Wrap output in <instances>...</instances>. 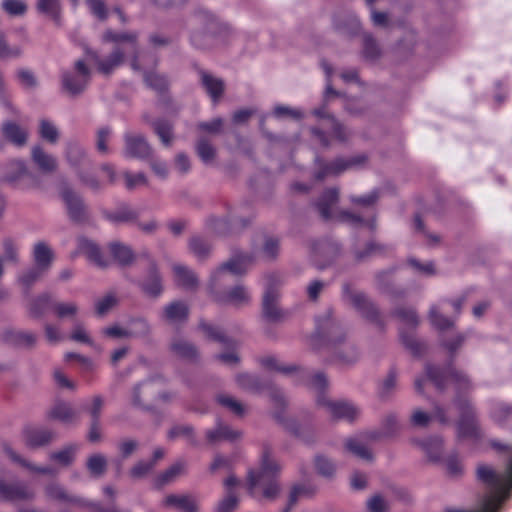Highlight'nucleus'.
<instances>
[{
	"mask_svg": "<svg viewBox=\"0 0 512 512\" xmlns=\"http://www.w3.org/2000/svg\"><path fill=\"white\" fill-rule=\"evenodd\" d=\"M264 280L265 291L262 301L263 315L267 320L276 322L283 318V312L277 306L279 298L278 288L281 285V281L275 274L266 275Z\"/></svg>",
	"mask_w": 512,
	"mask_h": 512,
	"instance_id": "0eeeda50",
	"label": "nucleus"
},
{
	"mask_svg": "<svg viewBox=\"0 0 512 512\" xmlns=\"http://www.w3.org/2000/svg\"><path fill=\"white\" fill-rule=\"evenodd\" d=\"M241 431L234 430L228 425L218 423L214 429H210L206 433L209 442L215 443L220 440L235 441L241 438Z\"/></svg>",
	"mask_w": 512,
	"mask_h": 512,
	"instance_id": "c756f323",
	"label": "nucleus"
},
{
	"mask_svg": "<svg viewBox=\"0 0 512 512\" xmlns=\"http://www.w3.org/2000/svg\"><path fill=\"white\" fill-rule=\"evenodd\" d=\"M200 84L214 104L218 103L224 93V82L222 79L210 74L207 71L199 73Z\"/></svg>",
	"mask_w": 512,
	"mask_h": 512,
	"instance_id": "a211bd4d",
	"label": "nucleus"
},
{
	"mask_svg": "<svg viewBox=\"0 0 512 512\" xmlns=\"http://www.w3.org/2000/svg\"><path fill=\"white\" fill-rule=\"evenodd\" d=\"M3 136L16 146H23L27 141V132L14 122H5L2 125Z\"/></svg>",
	"mask_w": 512,
	"mask_h": 512,
	"instance_id": "473e14b6",
	"label": "nucleus"
},
{
	"mask_svg": "<svg viewBox=\"0 0 512 512\" xmlns=\"http://www.w3.org/2000/svg\"><path fill=\"white\" fill-rule=\"evenodd\" d=\"M197 153L203 162L209 163L214 159L215 149L214 147L206 140H199L197 143Z\"/></svg>",
	"mask_w": 512,
	"mask_h": 512,
	"instance_id": "338daca9",
	"label": "nucleus"
},
{
	"mask_svg": "<svg viewBox=\"0 0 512 512\" xmlns=\"http://www.w3.org/2000/svg\"><path fill=\"white\" fill-rule=\"evenodd\" d=\"M33 163L44 173H53L58 167L57 159L40 146H34L31 151Z\"/></svg>",
	"mask_w": 512,
	"mask_h": 512,
	"instance_id": "4be33fe9",
	"label": "nucleus"
},
{
	"mask_svg": "<svg viewBox=\"0 0 512 512\" xmlns=\"http://www.w3.org/2000/svg\"><path fill=\"white\" fill-rule=\"evenodd\" d=\"M194 29L191 33V43L200 49L210 48L216 41L220 24L212 15H200L194 19Z\"/></svg>",
	"mask_w": 512,
	"mask_h": 512,
	"instance_id": "423d86ee",
	"label": "nucleus"
},
{
	"mask_svg": "<svg viewBox=\"0 0 512 512\" xmlns=\"http://www.w3.org/2000/svg\"><path fill=\"white\" fill-rule=\"evenodd\" d=\"M314 466L318 474L327 478L332 477L336 471L335 464L323 455H317L315 457Z\"/></svg>",
	"mask_w": 512,
	"mask_h": 512,
	"instance_id": "603ef678",
	"label": "nucleus"
},
{
	"mask_svg": "<svg viewBox=\"0 0 512 512\" xmlns=\"http://www.w3.org/2000/svg\"><path fill=\"white\" fill-rule=\"evenodd\" d=\"M170 351L174 356L188 361H193L198 357L196 347L188 340L178 336L171 340Z\"/></svg>",
	"mask_w": 512,
	"mask_h": 512,
	"instance_id": "5701e85b",
	"label": "nucleus"
},
{
	"mask_svg": "<svg viewBox=\"0 0 512 512\" xmlns=\"http://www.w3.org/2000/svg\"><path fill=\"white\" fill-rule=\"evenodd\" d=\"M109 251L114 260L122 266L130 265L135 259L132 249L120 242H111Z\"/></svg>",
	"mask_w": 512,
	"mask_h": 512,
	"instance_id": "72a5a7b5",
	"label": "nucleus"
},
{
	"mask_svg": "<svg viewBox=\"0 0 512 512\" xmlns=\"http://www.w3.org/2000/svg\"><path fill=\"white\" fill-rule=\"evenodd\" d=\"M78 450V445L71 444L64 447L62 450L52 453L50 458L56 463L67 466L71 464L75 458L76 452Z\"/></svg>",
	"mask_w": 512,
	"mask_h": 512,
	"instance_id": "49530a36",
	"label": "nucleus"
},
{
	"mask_svg": "<svg viewBox=\"0 0 512 512\" xmlns=\"http://www.w3.org/2000/svg\"><path fill=\"white\" fill-rule=\"evenodd\" d=\"M396 317L401 322L400 327V337L403 344L413 353L414 355H419L423 351V344L420 343L414 336L408 335L404 330L415 328L419 319L416 312L413 309L408 308H400L395 312Z\"/></svg>",
	"mask_w": 512,
	"mask_h": 512,
	"instance_id": "9d476101",
	"label": "nucleus"
},
{
	"mask_svg": "<svg viewBox=\"0 0 512 512\" xmlns=\"http://www.w3.org/2000/svg\"><path fill=\"white\" fill-rule=\"evenodd\" d=\"M211 295L215 301L219 303L231 304L235 307H242L248 305L251 301V294L249 289L244 285H236L228 290L225 294H218L216 292V285L213 291L209 288Z\"/></svg>",
	"mask_w": 512,
	"mask_h": 512,
	"instance_id": "2eb2a0df",
	"label": "nucleus"
},
{
	"mask_svg": "<svg viewBox=\"0 0 512 512\" xmlns=\"http://www.w3.org/2000/svg\"><path fill=\"white\" fill-rule=\"evenodd\" d=\"M378 435L374 432L365 433L356 437L348 438L345 441V448L358 458L370 461L372 460V453L367 447L370 440L377 439Z\"/></svg>",
	"mask_w": 512,
	"mask_h": 512,
	"instance_id": "dca6fc26",
	"label": "nucleus"
},
{
	"mask_svg": "<svg viewBox=\"0 0 512 512\" xmlns=\"http://www.w3.org/2000/svg\"><path fill=\"white\" fill-rule=\"evenodd\" d=\"M477 476L490 489L484 497L480 509L475 511L448 509L446 512H496L502 501L509 495L512 487V458L506 472L496 473L487 465H479Z\"/></svg>",
	"mask_w": 512,
	"mask_h": 512,
	"instance_id": "f03ea898",
	"label": "nucleus"
},
{
	"mask_svg": "<svg viewBox=\"0 0 512 512\" xmlns=\"http://www.w3.org/2000/svg\"><path fill=\"white\" fill-rule=\"evenodd\" d=\"M138 214L127 206L118 208L116 211L106 212L105 218L114 224L128 223L136 220Z\"/></svg>",
	"mask_w": 512,
	"mask_h": 512,
	"instance_id": "79ce46f5",
	"label": "nucleus"
},
{
	"mask_svg": "<svg viewBox=\"0 0 512 512\" xmlns=\"http://www.w3.org/2000/svg\"><path fill=\"white\" fill-rule=\"evenodd\" d=\"M457 407L461 413L459 421V433L462 436H478L477 425L474 421V413L468 402H458Z\"/></svg>",
	"mask_w": 512,
	"mask_h": 512,
	"instance_id": "6ab92c4d",
	"label": "nucleus"
},
{
	"mask_svg": "<svg viewBox=\"0 0 512 512\" xmlns=\"http://www.w3.org/2000/svg\"><path fill=\"white\" fill-rule=\"evenodd\" d=\"M185 470V465L182 462H177L169 467L166 471L157 477V485L163 486L174 481Z\"/></svg>",
	"mask_w": 512,
	"mask_h": 512,
	"instance_id": "3c124183",
	"label": "nucleus"
},
{
	"mask_svg": "<svg viewBox=\"0 0 512 512\" xmlns=\"http://www.w3.org/2000/svg\"><path fill=\"white\" fill-rule=\"evenodd\" d=\"M16 77L20 84L25 88L31 89L37 86V79L34 73L29 69H18L16 72Z\"/></svg>",
	"mask_w": 512,
	"mask_h": 512,
	"instance_id": "69168bd1",
	"label": "nucleus"
},
{
	"mask_svg": "<svg viewBox=\"0 0 512 512\" xmlns=\"http://www.w3.org/2000/svg\"><path fill=\"white\" fill-rule=\"evenodd\" d=\"M142 290L152 297H157L162 292L161 278L157 271L156 264L150 263L149 273L141 283Z\"/></svg>",
	"mask_w": 512,
	"mask_h": 512,
	"instance_id": "c85d7f7f",
	"label": "nucleus"
},
{
	"mask_svg": "<svg viewBox=\"0 0 512 512\" xmlns=\"http://www.w3.org/2000/svg\"><path fill=\"white\" fill-rule=\"evenodd\" d=\"M54 259V253L45 242H37L32 249L33 264L40 269L48 272Z\"/></svg>",
	"mask_w": 512,
	"mask_h": 512,
	"instance_id": "412c9836",
	"label": "nucleus"
},
{
	"mask_svg": "<svg viewBox=\"0 0 512 512\" xmlns=\"http://www.w3.org/2000/svg\"><path fill=\"white\" fill-rule=\"evenodd\" d=\"M236 382L239 387L248 391L259 392L261 390L259 379L250 374H239L236 377Z\"/></svg>",
	"mask_w": 512,
	"mask_h": 512,
	"instance_id": "052dcab7",
	"label": "nucleus"
},
{
	"mask_svg": "<svg viewBox=\"0 0 512 512\" xmlns=\"http://www.w3.org/2000/svg\"><path fill=\"white\" fill-rule=\"evenodd\" d=\"M426 373L438 389H443L446 381L452 384L457 391H466L470 387V381L467 376L452 367L443 372L437 367L427 366Z\"/></svg>",
	"mask_w": 512,
	"mask_h": 512,
	"instance_id": "6e6552de",
	"label": "nucleus"
},
{
	"mask_svg": "<svg viewBox=\"0 0 512 512\" xmlns=\"http://www.w3.org/2000/svg\"><path fill=\"white\" fill-rule=\"evenodd\" d=\"M216 400L221 406L236 416L241 417L246 413L245 405L230 395L219 394Z\"/></svg>",
	"mask_w": 512,
	"mask_h": 512,
	"instance_id": "37998d69",
	"label": "nucleus"
},
{
	"mask_svg": "<svg viewBox=\"0 0 512 512\" xmlns=\"http://www.w3.org/2000/svg\"><path fill=\"white\" fill-rule=\"evenodd\" d=\"M306 378L309 387L319 393L316 399L317 405L323 408L331 417L349 422L358 419L361 414V410L358 406L345 400H331L322 393L327 385L324 374L316 373L314 375H306Z\"/></svg>",
	"mask_w": 512,
	"mask_h": 512,
	"instance_id": "7ed1b4c3",
	"label": "nucleus"
},
{
	"mask_svg": "<svg viewBox=\"0 0 512 512\" xmlns=\"http://www.w3.org/2000/svg\"><path fill=\"white\" fill-rule=\"evenodd\" d=\"M39 133L44 140L51 144H55L59 139L58 129L52 122L48 120H41Z\"/></svg>",
	"mask_w": 512,
	"mask_h": 512,
	"instance_id": "6e6d98bb",
	"label": "nucleus"
},
{
	"mask_svg": "<svg viewBox=\"0 0 512 512\" xmlns=\"http://www.w3.org/2000/svg\"><path fill=\"white\" fill-rule=\"evenodd\" d=\"M275 417L281 421L287 431L291 434L303 438L305 436L307 427L300 425L295 419H284L282 416L275 412Z\"/></svg>",
	"mask_w": 512,
	"mask_h": 512,
	"instance_id": "0e129e2a",
	"label": "nucleus"
},
{
	"mask_svg": "<svg viewBox=\"0 0 512 512\" xmlns=\"http://www.w3.org/2000/svg\"><path fill=\"white\" fill-rule=\"evenodd\" d=\"M280 471L279 464L271 457L269 451H264L259 471H250L248 477L249 490L254 497L272 500L279 492V485L274 476Z\"/></svg>",
	"mask_w": 512,
	"mask_h": 512,
	"instance_id": "20e7f679",
	"label": "nucleus"
},
{
	"mask_svg": "<svg viewBox=\"0 0 512 512\" xmlns=\"http://www.w3.org/2000/svg\"><path fill=\"white\" fill-rule=\"evenodd\" d=\"M2 9L12 16H21L25 14L27 5L23 0H3Z\"/></svg>",
	"mask_w": 512,
	"mask_h": 512,
	"instance_id": "680f3d73",
	"label": "nucleus"
},
{
	"mask_svg": "<svg viewBox=\"0 0 512 512\" xmlns=\"http://www.w3.org/2000/svg\"><path fill=\"white\" fill-rule=\"evenodd\" d=\"M37 9L50 17L57 24L60 21V2L59 0H37Z\"/></svg>",
	"mask_w": 512,
	"mask_h": 512,
	"instance_id": "c03bdc74",
	"label": "nucleus"
},
{
	"mask_svg": "<svg viewBox=\"0 0 512 512\" xmlns=\"http://www.w3.org/2000/svg\"><path fill=\"white\" fill-rule=\"evenodd\" d=\"M154 132L165 146H170L173 140L172 126L169 122L158 120L152 123Z\"/></svg>",
	"mask_w": 512,
	"mask_h": 512,
	"instance_id": "09e8293b",
	"label": "nucleus"
},
{
	"mask_svg": "<svg viewBox=\"0 0 512 512\" xmlns=\"http://www.w3.org/2000/svg\"><path fill=\"white\" fill-rule=\"evenodd\" d=\"M278 253L279 241L273 237H266L261 249L258 251L259 256L268 261L274 260Z\"/></svg>",
	"mask_w": 512,
	"mask_h": 512,
	"instance_id": "8fccbe9b",
	"label": "nucleus"
},
{
	"mask_svg": "<svg viewBox=\"0 0 512 512\" xmlns=\"http://www.w3.org/2000/svg\"><path fill=\"white\" fill-rule=\"evenodd\" d=\"M344 297L352 304L365 318L376 321L378 310L374 304L361 292L353 291L349 286H344Z\"/></svg>",
	"mask_w": 512,
	"mask_h": 512,
	"instance_id": "4468645a",
	"label": "nucleus"
},
{
	"mask_svg": "<svg viewBox=\"0 0 512 512\" xmlns=\"http://www.w3.org/2000/svg\"><path fill=\"white\" fill-rule=\"evenodd\" d=\"M22 54L20 46H10L6 41L5 34L0 31V59L18 58Z\"/></svg>",
	"mask_w": 512,
	"mask_h": 512,
	"instance_id": "4d7b16f0",
	"label": "nucleus"
},
{
	"mask_svg": "<svg viewBox=\"0 0 512 512\" xmlns=\"http://www.w3.org/2000/svg\"><path fill=\"white\" fill-rule=\"evenodd\" d=\"M128 330L130 338H140L145 337L150 333V326L146 320L136 319L130 323Z\"/></svg>",
	"mask_w": 512,
	"mask_h": 512,
	"instance_id": "e2e57ef3",
	"label": "nucleus"
},
{
	"mask_svg": "<svg viewBox=\"0 0 512 512\" xmlns=\"http://www.w3.org/2000/svg\"><path fill=\"white\" fill-rule=\"evenodd\" d=\"M78 248L83 255L98 267L105 268L108 266V261L104 259L99 247L93 241L81 238L78 242Z\"/></svg>",
	"mask_w": 512,
	"mask_h": 512,
	"instance_id": "a878e982",
	"label": "nucleus"
},
{
	"mask_svg": "<svg viewBox=\"0 0 512 512\" xmlns=\"http://www.w3.org/2000/svg\"><path fill=\"white\" fill-rule=\"evenodd\" d=\"M102 39L104 42L114 43L113 50L108 56L99 57L96 52H89L90 59L97 65V70L103 75H110L118 67H120L124 61L126 55L132 54L131 67L135 71H143V62L149 59L150 62L154 63L152 57L141 53L137 46V34L136 33H116L112 30H107Z\"/></svg>",
	"mask_w": 512,
	"mask_h": 512,
	"instance_id": "f257e3e1",
	"label": "nucleus"
},
{
	"mask_svg": "<svg viewBox=\"0 0 512 512\" xmlns=\"http://www.w3.org/2000/svg\"><path fill=\"white\" fill-rule=\"evenodd\" d=\"M313 114L319 118H326L325 128L330 129L333 136L340 140L344 141L348 138V132L346 129L339 124L333 117H330L324 108L315 109Z\"/></svg>",
	"mask_w": 512,
	"mask_h": 512,
	"instance_id": "e433bc0d",
	"label": "nucleus"
},
{
	"mask_svg": "<svg viewBox=\"0 0 512 512\" xmlns=\"http://www.w3.org/2000/svg\"><path fill=\"white\" fill-rule=\"evenodd\" d=\"M317 487L312 483L299 484L293 487L289 495L288 507L282 512H289L299 498H308L315 494Z\"/></svg>",
	"mask_w": 512,
	"mask_h": 512,
	"instance_id": "ea45409f",
	"label": "nucleus"
},
{
	"mask_svg": "<svg viewBox=\"0 0 512 512\" xmlns=\"http://www.w3.org/2000/svg\"><path fill=\"white\" fill-rule=\"evenodd\" d=\"M47 272L39 267L32 266L23 270L17 277V282L23 289L28 291L37 281H39Z\"/></svg>",
	"mask_w": 512,
	"mask_h": 512,
	"instance_id": "4c0bfd02",
	"label": "nucleus"
},
{
	"mask_svg": "<svg viewBox=\"0 0 512 512\" xmlns=\"http://www.w3.org/2000/svg\"><path fill=\"white\" fill-rule=\"evenodd\" d=\"M188 306L181 301H175L164 308L163 318L170 324H181L188 318Z\"/></svg>",
	"mask_w": 512,
	"mask_h": 512,
	"instance_id": "393cba45",
	"label": "nucleus"
},
{
	"mask_svg": "<svg viewBox=\"0 0 512 512\" xmlns=\"http://www.w3.org/2000/svg\"><path fill=\"white\" fill-rule=\"evenodd\" d=\"M173 272L175 274V281L178 285L185 288H194L198 284V279L193 271L181 264L173 265Z\"/></svg>",
	"mask_w": 512,
	"mask_h": 512,
	"instance_id": "58836bf2",
	"label": "nucleus"
},
{
	"mask_svg": "<svg viewBox=\"0 0 512 512\" xmlns=\"http://www.w3.org/2000/svg\"><path fill=\"white\" fill-rule=\"evenodd\" d=\"M0 496L9 500L28 499L33 496V492L22 484L0 482Z\"/></svg>",
	"mask_w": 512,
	"mask_h": 512,
	"instance_id": "2f4dec72",
	"label": "nucleus"
},
{
	"mask_svg": "<svg viewBox=\"0 0 512 512\" xmlns=\"http://www.w3.org/2000/svg\"><path fill=\"white\" fill-rule=\"evenodd\" d=\"M356 163V159H337L334 162L323 167L322 170L317 173L316 177L317 179L322 180L326 176L340 174L341 172L345 171L346 169H348L349 167L353 166Z\"/></svg>",
	"mask_w": 512,
	"mask_h": 512,
	"instance_id": "a19ab883",
	"label": "nucleus"
},
{
	"mask_svg": "<svg viewBox=\"0 0 512 512\" xmlns=\"http://www.w3.org/2000/svg\"><path fill=\"white\" fill-rule=\"evenodd\" d=\"M5 180L22 190L40 187L39 178L28 171L22 160H12L8 163Z\"/></svg>",
	"mask_w": 512,
	"mask_h": 512,
	"instance_id": "1a4fd4ad",
	"label": "nucleus"
},
{
	"mask_svg": "<svg viewBox=\"0 0 512 512\" xmlns=\"http://www.w3.org/2000/svg\"><path fill=\"white\" fill-rule=\"evenodd\" d=\"M3 338L5 342L20 347H31L36 342L34 334L24 331H6Z\"/></svg>",
	"mask_w": 512,
	"mask_h": 512,
	"instance_id": "c9c22d12",
	"label": "nucleus"
},
{
	"mask_svg": "<svg viewBox=\"0 0 512 512\" xmlns=\"http://www.w3.org/2000/svg\"><path fill=\"white\" fill-rule=\"evenodd\" d=\"M53 436L50 430L43 428L27 426L23 430L24 442L30 448H38L48 444Z\"/></svg>",
	"mask_w": 512,
	"mask_h": 512,
	"instance_id": "aec40b11",
	"label": "nucleus"
},
{
	"mask_svg": "<svg viewBox=\"0 0 512 512\" xmlns=\"http://www.w3.org/2000/svg\"><path fill=\"white\" fill-rule=\"evenodd\" d=\"M106 467L107 460L106 457L102 454H94L87 460V468L89 472L96 477L103 475Z\"/></svg>",
	"mask_w": 512,
	"mask_h": 512,
	"instance_id": "5fc2aeb1",
	"label": "nucleus"
},
{
	"mask_svg": "<svg viewBox=\"0 0 512 512\" xmlns=\"http://www.w3.org/2000/svg\"><path fill=\"white\" fill-rule=\"evenodd\" d=\"M46 495L55 500L69 502V503H80V499L70 496L67 492L58 484H50L46 487Z\"/></svg>",
	"mask_w": 512,
	"mask_h": 512,
	"instance_id": "864d4df0",
	"label": "nucleus"
},
{
	"mask_svg": "<svg viewBox=\"0 0 512 512\" xmlns=\"http://www.w3.org/2000/svg\"><path fill=\"white\" fill-rule=\"evenodd\" d=\"M415 443L425 452L431 461H439L442 455L443 442L439 437H430Z\"/></svg>",
	"mask_w": 512,
	"mask_h": 512,
	"instance_id": "f704fd0d",
	"label": "nucleus"
},
{
	"mask_svg": "<svg viewBox=\"0 0 512 512\" xmlns=\"http://www.w3.org/2000/svg\"><path fill=\"white\" fill-rule=\"evenodd\" d=\"M163 504L166 506H174L181 512H198L199 501L192 495H168Z\"/></svg>",
	"mask_w": 512,
	"mask_h": 512,
	"instance_id": "b1692460",
	"label": "nucleus"
},
{
	"mask_svg": "<svg viewBox=\"0 0 512 512\" xmlns=\"http://www.w3.org/2000/svg\"><path fill=\"white\" fill-rule=\"evenodd\" d=\"M66 159L73 167H78L85 161V152L83 148L76 142H70L66 147Z\"/></svg>",
	"mask_w": 512,
	"mask_h": 512,
	"instance_id": "de8ad7c7",
	"label": "nucleus"
},
{
	"mask_svg": "<svg viewBox=\"0 0 512 512\" xmlns=\"http://www.w3.org/2000/svg\"><path fill=\"white\" fill-rule=\"evenodd\" d=\"M238 505V499L232 491H228L218 504L215 512H234Z\"/></svg>",
	"mask_w": 512,
	"mask_h": 512,
	"instance_id": "774afa93",
	"label": "nucleus"
},
{
	"mask_svg": "<svg viewBox=\"0 0 512 512\" xmlns=\"http://www.w3.org/2000/svg\"><path fill=\"white\" fill-rule=\"evenodd\" d=\"M124 156L144 159L151 155V147L142 134L126 132L124 134Z\"/></svg>",
	"mask_w": 512,
	"mask_h": 512,
	"instance_id": "ddd939ff",
	"label": "nucleus"
},
{
	"mask_svg": "<svg viewBox=\"0 0 512 512\" xmlns=\"http://www.w3.org/2000/svg\"><path fill=\"white\" fill-rule=\"evenodd\" d=\"M338 200V191L336 189H329L324 192L322 197L317 203L318 210L325 220H337L352 226L367 225L373 228V223L365 221L362 217L348 211H336L333 206Z\"/></svg>",
	"mask_w": 512,
	"mask_h": 512,
	"instance_id": "39448f33",
	"label": "nucleus"
},
{
	"mask_svg": "<svg viewBox=\"0 0 512 512\" xmlns=\"http://www.w3.org/2000/svg\"><path fill=\"white\" fill-rule=\"evenodd\" d=\"M158 392V385L154 381H145L137 385L133 390V404L143 407V399L148 400L155 397Z\"/></svg>",
	"mask_w": 512,
	"mask_h": 512,
	"instance_id": "7c9ffc66",
	"label": "nucleus"
},
{
	"mask_svg": "<svg viewBox=\"0 0 512 512\" xmlns=\"http://www.w3.org/2000/svg\"><path fill=\"white\" fill-rule=\"evenodd\" d=\"M254 261V257L249 254H237L233 256L229 261L224 263L211 275L210 289L213 291L214 286L221 279V276L225 271H229L232 274L240 275L245 273Z\"/></svg>",
	"mask_w": 512,
	"mask_h": 512,
	"instance_id": "f8f14e48",
	"label": "nucleus"
},
{
	"mask_svg": "<svg viewBox=\"0 0 512 512\" xmlns=\"http://www.w3.org/2000/svg\"><path fill=\"white\" fill-rule=\"evenodd\" d=\"M90 80V70L82 60L75 62L73 71L62 74V86L71 95L84 91Z\"/></svg>",
	"mask_w": 512,
	"mask_h": 512,
	"instance_id": "9b49d317",
	"label": "nucleus"
},
{
	"mask_svg": "<svg viewBox=\"0 0 512 512\" xmlns=\"http://www.w3.org/2000/svg\"><path fill=\"white\" fill-rule=\"evenodd\" d=\"M48 418L58 420L64 424H72L77 420L78 415L70 404L57 402L48 411Z\"/></svg>",
	"mask_w": 512,
	"mask_h": 512,
	"instance_id": "bb28decb",
	"label": "nucleus"
},
{
	"mask_svg": "<svg viewBox=\"0 0 512 512\" xmlns=\"http://www.w3.org/2000/svg\"><path fill=\"white\" fill-rule=\"evenodd\" d=\"M3 256L5 262L18 264L19 263V246L18 243L10 238L6 237L2 241Z\"/></svg>",
	"mask_w": 512,
	"mask_h": 512,
	"instance_id": "a18cd8bd",
	"label": "nucleus"
},
{
	"mask_svg": "<svg viewBox=\"0 0 512 512\" xmlns=\"http://www.w3.org/2000/svg\"><path fill=\"white\" fill-rule=\"evenodd\" d=\"M61 197L66 205L70 218L74 221H82L85 218V206L72 189L65 187L61 190Z\"/></svg>",
	"mask_w": 512,
	"mask_h": 512,
	"instance_id": "f3484780",
	"label": "nucleus"
},
{
	"mask_svg": "<svg viewBox=\"0 0 512 512\" xmlns=\"http://www.w3.org/2000/svg\"><path fill=\"white\" fill-rule=\"evenodd\" d=\"M432 418L437 419L441 423L447 422L444 410L439 406H435L432 414H429L421 409L414 410L411 414L410 421L413 426L426 427Z\"/></svg>",
	"mask_w": 512,
	"mask_h": 512,
	"instance_id": "cd10ccee",
	"label": "nucleus"
},
{
	"mask_svg": "<svg viewBox=\"0 0 512 512\" xmlns=\"http://www.w3.org/2000/svg\"><path fill=\"white\" fill-rule=\"evenodd\" d=\"M429 318L431 324L438 330L444 331L453 326V321L441 315L436 306L430 309Z\"/></svg>",
	"mask_w": 512,
	"mask_h": 512,
	"instance_id": "bf43d9fd",
	"label": "nucleus"
},
{
	"mask_svg": "<svg viewBox=\"0 0 512 512\" xmlns=\"http://www.w3.org/2000/svg\"><path fill=\"white\" fill-rule=\"evenodd\" d=\"M52 309L57 317H74L78 312V306L74 302H57L52 305Z\"/></svg>",
	"mask_w": 512,
	"mask_h": 512,
	"instance_id": "13d9d810",
	"label": "nucleus"
}]
</instances>
